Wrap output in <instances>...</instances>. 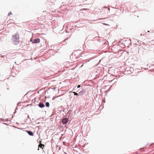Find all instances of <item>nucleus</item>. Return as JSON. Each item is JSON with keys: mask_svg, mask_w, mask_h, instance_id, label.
Listing matches in <instances>:
<instances>
[{"mask_svg": "<svg viewBox=\"0 0 154 154\" xmlns=\"http://www.w3.org/2000/svg\"><path fill=\"white\" fill-rule=\"evenodd\" d=\"M19 38V35L18 33H16L14 35L12 38L13 43L14 45L18 44L20 42Z\"/></svg>", "mask_w": 154, "mask_h": 154, "instance_id": "nucleus-1", "label": "nucleus"}, {"mask_svg": "<svg viewBox=\"0 0 154 154\" xmlns=\"http://www.w3.org/2000/svg\"><path fill=\"white\" fill-rule=\"evenodd\" d=\"M40 39L39 38H36L35 39H31L30 41L32 42V43H38L40 42Z\"/></svg>", "mask_w": 154, "mask_h": 154, "instance_id": "nucleus-2", "label": "nucleus"}, {"mask_svg": "<svg viewBox=\"0 0 154 154\" xmlns=\"http://www.w3.org/2000/svg\"><path fill=\"white\" fill-rule=\"evenodd\" d=\"M68 119L67 118H64L62 120V122L64 124H65L68 122Z\"/></svg>", "mask_w": 154, "mask_h": 154, "instance_id": "nucleus-3", "label": "nucleus"}, {"mask_svg": "<svg viewBox=\"0 0 154 154\" xmlns=\"http://www.w3.org/2000/svg\"><path fill=\"white\" fill-rule=\"evenodd\" d=\"M45 146L44 144L40 143L38 145V150L39 149V148L40 147V148H42V149H43V147H44Z\"/></svg>", "mask_w": 154, "mask_h": 154, "instance_id": "nucleus-4", "label": "nucleus"}, {"mask_svg": "<svg viewBox=\"0 0 154 154\" xmlns=\"http://www.w3.org/2000/svg\"><path fill=\"white\" fill-rule=\"evenodd\" d=\"M39 106L41 108H42L45 106V105L42 103L40 102L39 104Z\"/></svg>", "mask_w": 154, "mask_h": 154, "instance_id": "nucleus-5", "label": "nucleus"}, {"mask_svg": "<svg viewBox=\"0 0 154 154\" xmlns=\"http://www.w3.org/2000/svg\"><path fill=\"white\" fill-rule=\"evenodd\" d=\"M27 132L28 134L30 136H33L34 135L33 134L31 131H27Z\"/></svg>", "mask_w": 154, "mask_h": 154, "instance_id": "nucleus-6", "label": "nucleus"}, {"mask_svg": "<svg viewBox=\"0 0 154 154\" xmlns=\"http://www.w3.org/2000/svg\"><path fill=\"white\" fill-rule=\"evenodd\" d=\"M46 106L47 107H49V103L48 102H46L45 103Z\"/></svg>", "mask_w": 154, "mask_h": 154, "instance_id": "nucleus-7", "label": "nucleus"}, {"mask_svg": "<svg viewBox=\"0 0 154 154\" xmlns=\"http://www.w3.org/2000/svg\"><path fill=\"white\" fill-rule=\"evenodd\" d=\"M12 14V13L11 12H9V13H8V16H9L10 15H11V14Z\"/></svg>", "mask_w": 154, "mask_h": 154, "instance_id": "nucleus-8", "label": "nucleus"}, {"mask_svg": "<svg viewBox=\"0 0 154 154\" xmlns=\"http://www.w3.org/2000/svg\"><path fill=\"white\" fill-rule=\"evenodd\" d=\"M73 93H74V94L75 95H78V94L75 92H73Z\"/></svg>", "mask_w": 154, "mask_h": 154, "instance_id": "nucleus-9", "label": "nucleus"}, {"mask_svg": "<svg viewBox=\"0 0 154 154\" xmlns=\"http://www.w3.org/2000/svg\"><path fill=\"white\" fill-rule=\"evenodd\" d=\"M80 87V85H79L78 86V87H77V88H79Z\"/></svg>", "mask_w": 154, "mask_h": 154, "instance_id": "nucleus-10", "label": "nucleus"}, {"mask_svg": "<svg viewBox=\"0 0 154 154\" xmlns=\"http://www.w3.org/2000/svg\"><path fill=\"white\" fill-rule=\"evenodd\" d=\"M67 39H68V38H66V39H65V40H64V41H66V40Z\"/></svg>", "mask_w": 154, "mask_h": 154, "instance_id": "nucleus-11", "label": "nucleus"}, {"mask_svg": "<svg viewBox=\"0 0 154 154\" xmlns=\"http://www.w3.org/2000/svg\"><path fill=\"white\" fill-rule=\"evenodd\" d=\"M149 32V31H147V32Z\"/></svg>", "mask_w": 154, "mask_h": 154, "instance_id": "nucleus-12", "label": "nucleus"}]
</instances>
